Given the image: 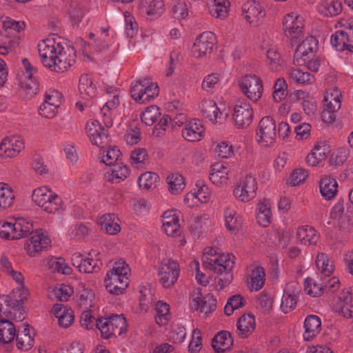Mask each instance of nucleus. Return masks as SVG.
<instances>
[{
    "label": "nucleus",
    "instance_id": "obj_1",
    "mask_svg": "<svg viewBox=\"0 0 353 353\" xmlns=\"http://www.w3.org/2000/svg\"><path fill=\"white\" fill-rule=\"evenodd\" d=\"M76 51L67 46L57 34L50 33L46 38V68L58 73L67 71L76 61Z\"/></svg>",
    "mask_w": 353,
    "mask_h": 353
},
{
    "label": "nucleus",
    "instance_id": "obj_2",
    "mask_svg": "<svg viewBox=\"0 0 353 353\" xmlns=\"http://www.w3.org/2000/svg\"><path fill=\"white\" fill-rule=\"evenodd\" d=\"M112 94V99H108L106 103L100 109L103 123L105 128H103L101 124L96 120L88 121L85 126L86 133L92 143L103 148L110 143L108 129L112 125L111 111L115 109L119 104L118 90L112 88L107 89V94Z\"/></svg>",
    "mask_w": 353,
    "mask_h": 353
},
{
    "label": "nucleus",
    "instance_id": "obj_3",
    "mask_svg": "<svg viewBox=\"0 0 353 353\" xmlns=\"http://www.w3.org/2000/svg\"><path fill=\"white\" fill-rule=\"evenodd\" d=\"M130 269L123 261H119L114 263L112 268L108 271L104 279L107 291L115 295L123 293L129 284Z\"/></svg>",
    "mask_w": 353,
    "mask_h": 353
},
{
    "label": "nucleus",
    "instance_id": "obj_4",
    "mask_svg": "<svg viewBox=\"0 0 353 353\" xmlns=\"http://www.w3.org/2000/svg\"><path fill=\"white\" fill-rule=\"evenodd\" d=\"M159 92L157 83L149 78L140 79L133 82L130 87L132 98L139 103H145L154 99Z\"/></svg>",
    "mask_w": 353,
    "mask_h": 353
},
{
    "label": "nucleus",
    "instance_id": "obj_5",
    "mask_svg": "<svg viewBox=\"0 0 353 353\" xmlns=\"http://www.w3.org/2000/svg\"><path fill=\"white\" fill-rule=\"evenodd\" d=\"M180 273L179 264L172 259H164L159 268V282L164 288H172Z\"/></svg>",
    "mask_w": 353,
    "mask_h": 353
},
{
    "label": "nucleus",
    "instance_id": "obj_6",
    "mask_svg": "<svg viewBox=\"0 0 353 353\" xmlns=\"http://www.w3.org/2000/svg\"><path fill=\"white\" fill-rule=\"evenodd\" d=\"M241 92L251 101H257L261 99L263 92V82L255 74H247L239 81Z\"/></svg>",
    "mask_w": 353,
    "mask_h": 353
},
{
    "label": "nucleus",
    "instance_id": "obj_7",
    "mask_svg": "<svg viewBox=\"0 0 353 353\" xmlns=\"http://www.w3.org/2000/svg\"><path fill=\"white\" fill-rule=\"evenodd\" d=\"M276 122L269 116L263 117L259 121L256 131L257 141L263 147L272 145L276 139Z\"/></svg>",
    "mask_w": 353,
    "mask_h": 353
},
{
    "label": "nucleus",
    "instance_id": "obj_8",
    "mask_svg": "<svg viewBox=\"0 0 353 353\" xmlns=\"http://www.w3.org/2000/svg\"><path fill=\"white\" fill-rule=\"evenodd\" d=\"M341 92L339 90H333L330 93L324 96L325 108L321 113L322 121L324 123H332L336 119V113L341 108Z\"/></svg>",
    "mask_w": 353,
    "mask_h": 353
},
{
    "label": "nucleus",
    "instance_id": "obj_9",
    "mask_svg": "<svg viewBox=\"0 0 353 353\" xmlns=\"http://www.w3.org/2000/svg\"><path fill=\"white\" fill-rule=\"evenodd\" d=\"M257 183L251 175H246L239 180L234 189V195L242 202H248L256 194Z\"/></svg>",
    "mask_w": 353,
    "mask_h": 353
},
{
    "label": "nucleus",
    "instance_id": "obj_10",
    "mask_svg": "<svg viewBox=\"0 0 353 353\" xmlns=\"http://www.w3.org/2000/svg\"><path fill=\"white\" fill-rule=\"evenodd\" d=\"M216 43L215 34L212 32H204L196 39L192 52L194 57L201 58L210 54Z\"/></svg>",
    "mask_w": 353,
    "mask_h": 353
},
{
    "label": "nucleus",
    "instance_id": "obj_11",
    "mask_svg": "<svg viewBox=\"0 0 353 353\" xmlns=\"http://www.w3.org/2000/svg\"><path fill=\"white\" fill-rule=\"evenodd\" d=\"M234 125L238 128H245L249 126L253 118V110L250 103L245 100L239 101L234 108L232 114Z\"/></svg>",
    "mask_w": 353,
    "mask_h": 353
},
{
    "label": "nucleus",
    "instance_id": "obj_12",
    "mask_svg": "<svg viewBox=\"0 0 353 353\" xmlns=\"http://www.w3.org/2000/svg\"><path fill=\"white\" fill-rule=\"evenodd\" d=\"M27 290L23 287L14 291V299L12 306L8 310L7 319L22 321L26 316L23 309V301L26 299Z\"/></svg>",
    "mask_w": 353,
    "mask_h": 353
},
{
    "label": "nucleus",
    "instance_id": "obj_13",
    "mask_svg": "<svg viewBox=\"0 0 353 353\" xmlns=\"http://www.w3.org/2000/svg\"><path fill=\"white\" fill-rule=\"evenodd\" d=\"M21 62L25 69V72H22L21 74H17L19 84L21 88L28 91V94L30 95L36 94L38 90V85L32 80V76L34 73L37 72V68L33 67L26 58L23 59Z\"/></svg>",
    "mask_w": 353,
    "mask_h": 353
},
{
    "label": "nucleus",
    "instance_id": "obj_14",
    "mask_svg": "<svg viewBox=\"0 0 353 353\" xmlns=\"http://www.w3.org/2000/svg\"><path fill=\"white\" fill-rule=\"evenodd\" d=\"M317 47L318 41L316 38L312 36L307 37L296 49L293 59L294 65H305L307 56L316 52Z\"/></svg>",
    "mask_w": 353,
    "mask_h": 353
},
{
    "label": "nucleus",
    "instance_id": "obj_15",
    "mask_svg": "<svg viewBox=\"0 0 353 353\" xmlns=\"http://www.w3.org/2000/svg\"><path fill=\"white\" fill-rule=\"evenodd\" d=\"M245 19L253 26H259L265 16L263 7L255 1H248L242 6Z\"/></svg>",
    "mask_w": 353,
    "mask_h": 353
},
{
    "label": "nucleus",
    "instance_id": "obj_16",
    "mask_svg": "<svg viewBox=\"0 0 353 353\" xmlns=\"http://www.w3.org/2000/svg\"><path fill=\"white\" fill-rule=\"evenodd\" d=\"M23 139L17 136L5 138L0 143V157L12 158L17 157L23 149Z\"/></svg>",
    "mask_w": 353,
    "mask_h": 353
},
{
    "label": "nucleus",
    "instance_id": "obj_17",
    "mask_svg": "<svg viewBox=\"0 0 353 353\" xmlns=\"http://www.w3.org/2000/svg\"><path fill=\"white\" fill-rule=\"evenodd\" d=\"M303 19L293 13L288 14L283 19V28L286 37L296 39L302 33L303 28Z\"/></svg>",
    "mask_w": 353,
    "mask_h": 353
},
{
    "label": "nucleus",
    "instance_id": "obj_18",
    "mask_svg": "<svg viewBox=\"0 0 353 353\" xmlns=\"http://www.w3.org/2000/svg\"><path fill=\"white\" fill-rule=\"evenodd\" d=\"M24 28L25 23L23 21H17L8 17L3 21V29L6 35L10 39L9 47H15L19 43L21 39L19 32Z\"/></svg>",
    "mask_w": 353,
    "mask_h": 353
},
{
    "label": "nucleus",
    "instance_id": "obj_19",
    "mask_svg": "<svg viewBox=\"0 0 353 353\" xmlns=\"http://www.w3.org/2000/svg\"><path fill=\"white\" fill-rule=\"evenodd\" d=\"M204 132L205 129L201 121L194 119L185 123V128L181 130V135L186 141L194 142L200 141Z\"/></svg>",
    "mask_w": 353,
    "mask_h": 353
},
{
    "label": "nucleus",
    "instance_id": "obj_20",
    "mask_svg": "<svg viewBox=\"0 0 353 353\" xmlns=\"http://www.w3.org/2000/svg\"><path fill=\"white\" fill-rule=\"evenodd\" d=\"M51 312L58 319L59 325L61 327L68 328L74 323V312L71 308L68 307L63 304H54Z\"/></svg>",
    "mask_w": 353,
    "mask_h": 353
},
{
    "label": "nucleus",
    "instance_id": "obj_21",
    "mask_svg": "<svg viewBox=\"0 0 353 353\" xmlns=\"http://www.w3.org/2000/svg\"><path fill=\"white\" fill-rule=\"evenodd\" d=\"M17 347L19 350L28 351L30 350L34 343L33 332L30 331L28 324H22L16 332Z\"/></svg>",
    "mask_w": 353,
    "mask_h": 353
},
{
    "label": "nucleus",
    "instance_id": "obj_22",
    "mask_svg": "<svg viewBox=\"0 0 353 353\" xmlns=\"http://www.w3.org/2000/svg\"><path fill=\"white\" fill-rule=\"evenodd\" d=\"M337 311L345 318L353 317V292L352 289L349 288L343 290L339 301L337 303Z\"/></svg>",
    "mask_w": 353,
    "mask_h": 353
},
{
    "label": "nucleus",
    "instance_id": "obj_23",
    "mask_svg": "<svg viewBox=\"0 0 353 353\" xmlns=\"http://www.w3.org/2000/svg\"><path fill=\"white\" fill-rule=\"evenodd\" d=\"M43 240L44 233L43 230H35L26 243V249L28 254L32 257L41 254L43 249Z\"/></svg>",
    "mask_w": 353,
    "mask_h": 353
},
{
    "label": "nucleus",
    "instance_id": "obj_24",
    "mask_svg": "<svg viewBox=\"0 0 353 353\" xmlns=\"http://www.w3.org/2000/svg\"><path fill=\"white\" fill-rule=\"evenodd\" d=\"M138 8L141 13L148 16H160L164 11L163 0H139Z\"/></svg>",
    "mask_w": 353,
    "mask_h": 353
},
{
    "label": "nucleus",
    "instance_id": "obj_25",
    "mask_svg": "<svg viewBox=\"0 0 353 353\" xmlns=\"http://www.w3.org/2000/svg\"><path fill=\"white\" fill-rule=\"evenodd\" d=\"M162 228L168 236L176 237L180 235L179 218L172 212H165L163 216Z\"/></svg>",
    "mask_w": 353,
    "mask_h": 353
},
{
    "label": "nucleus",
    "instance_id": "obj_26",
    "mask_svg": "<svg viewBox=\"0 0 353 353\" xmlns=\"http://www.w3.org/2000/svg\"><path fill=\"white\" fill-rule=\"evenodd\" d=\"M305 332L303 339L311 341L316 336L321 330V320L316 315H308L304 321Z\"/></svg>",
    "mask_w": 353,
    "mask_h": 353
},
{
    "label": "nucleus",
    "instance_id": "obj_27",
    "mask_svg": "<svg viewBox=\"0 0 353 353\" xmlns=\"http://www.w3.org/2000/svg\"><path fill=\"white\" fill-rule=\"evenodd\" d=\"M233 345V339L228 331H221L214 336L212 347L216 353H223L230 350Z\"/></svg>",
    "mask_w": 353,
    "mask_h": 353
},
{
    "label": "nucleus",
    "instance_id": "obj_28",
    "mask_svg": "<svg viewBox=\"0 0 353 353\" xmlns=\"http://www.w3.org/2000/svg\"><path fill=\"white\" fill-rule=\"evenodd\" d=\"M229 170L223 163H215L211 166L209 179L214 184L222 185L225 184L228 179Z\"/></svg>",
    "mask_w": 353,
    "mask_h": 353
},
{
    "label": "nucleus",
    "instance_id": "obj_29",
    "mask_svg": "<svg viewBox=\"0 0 353 353\" xmlns=\"http://www.w3.org/2000/svg\"><path fill=\"white\" fill-rule=\"evenodd\" d=\"M13 236L12 238L20 239L26 237L29 234H32V224L23 217H19L12 223Z\"/></svg>",
    "mask_w": 353,
    "mask_h": 353
},
{
    "label": "nucleus",
    "instance_id": "obj_30",
    "mask_svg": "<svg viewBox=\"0 0 353 353\" xmlns=\"http://www.w3.org/2000/svg\"><path fill=\"white\" fill-rule=\"evenodd\" d=\"M296 236L301 244L305 245H316L319 235L312 227L305 225L299 227L296 231Z\"/></svg>",
    "mask_w": 353,
    "mask_h": 353
},
{
    "label": "nucleus",
    "instance_id": "obj_31",
    "mask_svg": "<svg viewBox=\"0 0 353 353\" xmlns=\"http://www.w3.org/2000/svg\"><path fill=\"white\" fill-rule=\"evenodd\" d=\"M16 332V327L10 319L0 318V344L12 342L15 338Z\"/></svg>",
    "mask_w": 353,
    "mask_h": 353
},
{
    "label": "nucleus",
    "instance_id": "obj_32",
    "mask_svg": "<svg viewBox=\"0 0 353 353\" xmlns=\"http://www.w3.org/2000/svg\"><path fill=\"white\" fill-rule=\"evenodd\" d=\"M192 308L200 310L201 312L209 314L216 308V299L213 295L207 294L202 299L197 296L192 300Z\"/></svg>",
    "mask_w": 353,
    "mask_h": 353
},
{
    "label": "nucleus",
    "instance_id": "obj_33",
    "mask_svg": "<svg viewBox=\"0 0 353 353\" xmlns=\"http://www.w3.org/2000/svg\"><path fill=\"white\" fill-rule=\"evenodd\" d=\"M331 44L338 51L345 50L353 52V45L350 44L348 33L344 30H337L330 38Z\"/></svg>",
    "mask_w": 353,
    "mask_h": 353
},
{
    "label": "nucleus",
    "instance_id": "obj_34",
    "mask_svg": "<svg viewBox=\"0 0 353 353\" xmlns=\"http://www.w3.org/2000/svg\"><path fill=\"white\" fill-rule=\"evenodd\" d=\"M200 109L203 116L212 122H218V120L221 119L222 115V112L217 107L215 101L211 99L202 101Z\"/></svg>",
    "mask_w": 353,
    "mask_h": 353
},
{
    "label": "nucleus",
    "instance_id": "obj_35",
    "mask_svg": "<svg viewBox=\"0 0 353 353\" xmlns=\"http://www.w3.org/2000/svg\"><path fill=\"white\" fill-rule=\"evenodd\" d=\"M79 90L83 99L93 98L97 96V88L92 79L88 74H82L79 78Z\"/></svg>",
    "mask_w": 353,
    "mask_h": 353
},
{
    "label": "nucleus",
    "instance_id": "obj_36",
    "mask_svg": "<svg viewBox=\"0 0 353 353\" xmlns=\"http://www.w3.org/2000/svg\"><path fill=\"white\" fill-rule=\"evenodd\" d=\"M342 10V3L339 0H323L318 6L319 12L324 17L336 16Z\"/></svg>",
    "mask_w": 353,
    "mask_h": 353
},
{
    "label": "nucleus",
    "instance_id": "obj_37",
    "mask_svg": "<svg viewBox=\"0 0 353 353\" xmlns=\"http://www.w3.org/2000/svg\"><path fill=\"white\" fill-rule=\"evenodd\" d=\"M48 267L52 272L64 275H71L73 272L72 268L66 263L65 259L61 256H49Z\"/></svg>",
    "mask_w": 353,
    "mask_h": 353
},
{
    "label": "nucleus",
    "instance_id": "obj_38",
    "mask_svg": "<svg viewBox=\"0 0 353 353\" xmlns=\"http://www.w3.org/2000/svg\"><path fill=\"white\" fill-rule=\"evenodd\" d=\"M210 225L211 221L208 215L196 216L190 225V231L194 238H199Z\"/></svg>",
    "mask_w": 353,
    "mask_h": 353
},
{
    "label": "nucleus",
    "instance_id": "obj_39",
    "mask_svg": "<svg viewBox=\"0 0 353 353\" xmlns=\"http://www.w3.org/2000/svg\"><path fill=\"white\" fill-rule=\"evenodd\" d=\"M338 184L336 180L327 176H323L320 183V192L326 200L332 199L337 193Z\"/></svg>",
    "mask_w": 353,
    "mask_h": 353
},
{
    "label": "nucleus",
    "instance_id": "obj_40",
    "mask_svg": "<svg viewBox=\"0 0 353 353\" xmlns=\"http://www.w3.org/2000/svg\"><path fill=\"white\" fill-rule=\"evenodd\" d=\"M255 327V319L253 315L244 314L237 322V330L239 335L242 338H246L250 335Z\"/></svg>",
    "mask_w": 353,
    "mask_h": 353
},
{
    "label": "nucleus",
    "instance_id": "obj_41",
    "mask_svg": "<svg viewBox=\"0 0 353 353\" xmlns=\"http://www.w3.org/2000/svg\"><path fill=\"white\" fill-rule=\"evenodd\" d=\"M234 256L232 254H221L216 258L215 272L219 274L230 273L234 265Z\"/></svg>",
    "mask_w": 353,
    "mask_h": 353
},
{
    "label": "nucleus",
    "instance_id": "obj_42",
    "mask_svg": "<svg viewBox=\"0 0 353 353\" xmlns=\"http://www.w3.org/2000/svg\"><path fill=\"white\" fill-rule=\"evenodd\" d=\"M66 13L70 22L73 25H77L81 21L85 11L78 1H74L66 6Z\"/></svg>",
    "mask_w": 353,
    "mask_h": 353
},
{
    "label": "nucleus",
    "instance_id": "obj_43",
    "mask_svg": "<svg viewBox=\"0 0 353 353\" xmlns=\"http://www.w3.org/2000/svg\"><path fill=\"white\" fill-rule=\"evenodd\" d=\"M117 219L114 214H106L100 219L101 229L111 235L117 234L121 230L120 225L115 221Z\"/></svg>",
    "mask_w": 353,
    "mask_h": 353
},
{
    "label": "nucleus",
    "instance_id": "obj_44",
    "mask_svg": "<svg viewBox=\"0 0 353 353\" xmlns=\"http://www.w3.org/2000/svg\"><path fill=\"white\" fill-rule=\"evenodd\" d=\"M14 200L12 189L8 184L0 183V211L10 207Z\"/></svg>",
    "mask_w": 353,
    "mask_h": 353
},
{
    "label": "nucleus",
    "instance_id": "obj_45",
    "mask_svg": "<svg viewBox=\"0 0 353 353\" xmlns=\"http://www.w3.org/2000/svg\"><path fill=\"white\" fill-rule=\"evenodd\" d=\"M112 333L114 336H121L127 331V321L123 314L111 315L109 316Z\"/></svg>",
    "mask_w": 353,
    "mask_h": 353
},
{
    "label": "nucleus",
    "instance_id": "obj_46",
    "mask_svg": "<svg viewBox=\"0 0 353 353\" xmlns=\"http://www.w3.org/2000/svg\"><path fill=\"white\" fill-rule=\"evenodd\" d=\"M230 7V0H214V5L210 8V12L214 17L225 19L228 14Z\"/></svg>",
    "mask_w": 353,
    "mask_h": 353
},
{
    "label": "nucleus",
    "instance_id": "obj_47",
    "mask_svg": "<svg viewBox=\"0 0 353 353\" xmlns=\"http://www.w3.org/2000/svg\"><path fill=\"white\" fill-rule=\"evenodd\" d=\"M257 221L263 227L268 226L271 223L272 212L266 201L260 202L257 207Z\"/></svg>",
    "mask_w": 353,
    "mask_h": 353
},
{
    "label": "nucleus",
    "instance_id": "obj_48",
    "mask_svg": "<svg viewBox=\"0 0 353 353\" xmlns=\"http://www.w3.org/2000/svg\"><path fill=\"white\" fill-rule=\"evenodd\" d=\"M316 266L323 275L330 276L334 272L332 261L325 253H319L316 259Z\"/></svg>",
    "mask_w": 353,
    "mask_h": 353
},
{
    "label": "nucleus",
    "instance_id": "obj_49",
    "mask_svg": "<svg viewBox=\"0 0 353 353\" xmlns=\"http://www.w3.org/2000/svg\"><path fill=\"white\" fill-rule=\"evenodd\" d=\"M290 78L298 84H311L314 81V77L308 72H303L299 68H292L289 70Z\"/></svg>",
    "mask_w": 353,
    "mask_h": 353
},
{
    "label": "nucleus",
    "instance_id": "obj_50",
    "mask_svg": "<svg viewBox=\"0 0 353 353\" xmlns=\"http://www.w3.org/2000/svg\"><path fill=\"white\" fill-rule=\"evenodd\" d=\"M168 190L172 194H178L185 188L184 178L179 174H172L167 177Z\"/></svg>",
    "mask_w": 353,
    "mask_h": 353
},
{
    "label": "nucleus",
    "instance_id": "obj_51",
    "mask_svg": "<svg viewBox=\"0 0 353 353\" xmlns=\"http://www.w3.org/2000/svg\"><path fill=\"white\" fill-rule=\"evenodd\" d=\"M297 303V296L293 290L290 292L289 290H284L281 299V309L287 314L293 310Z\"/></svg>",
    "mask_w": 353,
    "mask_h": 353
},
{
    "label": "nucleus",
    "instance_id": "obj_52",
    "mask_svg": "<svg viewBox=\"0 0 353 353\" xmlns=\"http://www.w3.org/2000/svg\"><path fill=\"white\" fill-rule=\"evenodd\" d=\"M265 271L262 267L255 268L251 273V283L250 285V290L258 291L261 289L265 282Z\"/></svg>",
    "mask_w": 353,
    "mask_h": 353
},
{
    "label": "nucleus",
    "instance_id": "obj_53",
    "mask_svg": "<svg viewBox=\"0 0 353 353\" xmlns=\"http://www.w3.org/2000/svg\"><path fill=\"white\" fill-rule=\"evenodd\" d=\"M46 192L50 193L46 201V212L53 214L57 212L62 205V199L57 194L53 193L50 188L46 186Z\"/></svg>",
    "mask_w": 353,
    "mask_h": 353
},
{
    "label": "nucleus",
    "instance_id": "obj_54",
    "mask_svg": "<svg viewBox=\"0 0 353 353\" xmlns=\"http://www.w3.org/2000/svg\"><path fill=\"white\" fill-rule=\"evenodd\" d=\"M92 252L88 253V256L84 259L81 265L80 272L85 274L96 273L99 272L102 263L99 259H93Z\"/></svg>",
    "mask_w": 353,
    "mask_h": 353
},
{
    "label": "nucleus",
    "instance_id": "obj_55",
    "mask_svg": "<svg viewBox=\"0 0 353 353\" xmlns=\"http://www.w3.org/2000/svg\"><path fill=\"white\" fill-rule=\"evenodd\" d=\"M159 179V177L156 173L147 172L139 176L138 183L140 188L148 190L156 187Z\"/></svg>",
    "mask_w": 353,
    "mask_h": 353
},
{
    "label": "nucleus",
    "instance_id": "obj_56",
    "mask_svg": "<svg viewBox=\"0 0 353 353\" xmlns=\"http://www.w3.org/2000/svg\"><path fill=\"white\" fill-rule=\"evenodd\" d=\"M156 322L159 325H164L168 323L170 317L169 305L161 301L157 302L156 305Z\"/></svg>",
    "mask_w": 353,
    "mask_h": 353
},
{
    "label": "nucleus",
    "instance_id": "obj_57",
    "mask_svg": "<svg viewBox=\"0 0 353 353\" xmlns=\"http://www.w3.org/2000/svg\"><path fill=\"white\" fill-rule=\"evenodd\" d=\"M288 95V84L283 78L278 79L274 85L273 99L279 103Z\"/></svg>",
    "mask_w": 353,
    "mask_h": 353
},
{
    "label": "nucleus",
    "instance_id": "obj_58",
    "mask_svg": "<svg viewBox=\"0 0 353 353\" xmlns=\"http://www.w3.org/2000/svg\"><path fill=\"white\" fill-rule=\"evenodd\" d=\"M304 290L307 294L317 297L323 294L324 287L322 284L316 283L313 279L307 278L304 281Z\"/></svg>",
    "mask_w": 353,
    "mask_h": 353
},
{
    "label": "nucleus",
    "instance_id": "obj_59",
    "mask_svg": "<svg viewBox=\"0 0 353 353\" xmlns=\"http://www.w3.org/2000/svg\"><path fill=\"white\" fill-rule=\"evenodd\" d=\"M161 112L159 108L156 105H151L145 108L141 114V121L147 125H152L159 117Z\"/></svg>",
    "mask_w": 353,
    "mask_h": 353
},
{
    "label": "nucleus",
    "instance_id": "obj_60",
    "mask_svg": "<svg viewBox=\"0 0 353 353\" xmlns=\"http://www.w3.org/2000/svg\"><path fill=\"white\" fill-rule=\"evenodd\" d=\"M130 174V169L127 165H116L112 170L109 181L112 183H119L126 179Z\"/></svg>",
    "mask_w": 353,
    "mask_h": 353
},
{
    "label": "nucleus",
    "instance_id": "obj_61",
    "mask_svg": "<svg viewBox=\"0 0 353 353\" xmlns=\"http://www.w3.org/2000/svg\"><path fill=\"white\" fill-rule=\"evenodd\" d=\"M225 224L230 231H236L241 225V222L236 216L235 211L228 210L225 211Z\"/></svg>",
    "mask_w": 353,
    "mask_h": 353
},
{
    "label": "nucleus",
    "instance_id": "obj_62",
    "mask_svg": "<svg viewBox=\"0 0 353 353\" xmlns=\"http://www.w3.org/2000/svg\"><path fill=\"white\" fill-rule=\"evenodd\" d=\"M94 294L91 290L83 289L77 295V301L80 307L87 310L92 307Z\"/></svg>",
    "mask_w": 353,
    "mask_h": 353
},
{
    "label": "nucleus",
    "instance_id": "obj_63",
    "mask_svg": "<svg viewBox=\"0 0 353 353\" xmlns=\"http://www.w3.org/2000/svg\"><path fill=\"white\" fill-rule=\"evenodd\" d=\"M120 151L117 148L104 150L101 154V161L107 165H114L120 157Z\"/></svg>",
    "mask_w": 353,
    "mask_h": 353
},
{
    "label": "nucleus",
    "instance_id": "obj_64",
    "mask_svg": "<svg viewBox=\"0 0 353 353\" xmlns=\"http://www.w3.org/2000/svg\"><path fill=\"white\" fill-rule=\"evenodd\" d=\"M266 57L272 70H279L282 61L280 54L275 49L271 48L266 52Z\"/></svg>",
    "mask_w": 353,
    "mask_h": 353
}]
</instances>
